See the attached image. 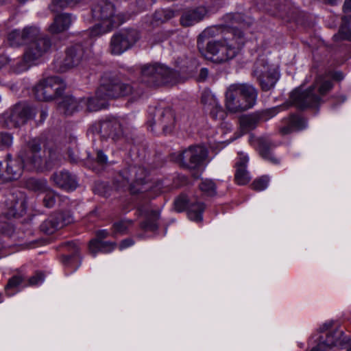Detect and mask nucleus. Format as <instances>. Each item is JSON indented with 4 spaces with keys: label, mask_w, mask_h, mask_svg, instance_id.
I'll return each mask as SVG.
<instances>
[{
    "label": "nucleus",
    "mask_w": 351,
    "mask_h": 351,
    "mask_svg": "<svg viewBox=\"0 0 351 351\" xmlns=\"http://www.w3.org/2000/svg\"><path fill=\"white\" fill-rule=\"evenodd\" d=\"M317 344L311 351H351V342L347 341L343 332L334 328L326 333V337H312Z\"/></svg>",
    "instance_id": "obj_8"
},
{
    "label": "nucleus",
    "mask_w": 351,
    "mask_h": 351,
    "mask_svg": "<svg viewBox=\"0 0 351 351\" xmlns=\"http://www.w3.org/2000/svg\"><path fill=\"white\" fill-rule=\"evenodd\" d=\"M40 36V29L34 26L25 27L23 30L14 29L8 35V41L12 47L27 44Z\"/></svg>",
    "instance_id": "obj_18"
},
{
    "label": "nucleus",
    "mask_w": 351,
    "mask_h": 351,
    "mask_svg": "<svg viewBox=\"0 0 351 351\" xmlns=\"http://www.w3.org/2000/svg\"><path fill=\"white\" fill-rule=\"evenodd\" d=\"M76 259L75 256H64L62 257V261L65 265H69L71 261Z\"/></svg>",
    "instance_id": "obj_53"
},
{
    "label": "nucleus",
    "mask_w": 351,
    "mask_h": 351,
    "mask_svg": "<svg viewBox=\"0 0 351 351\" xmlns=\"http://www.w3.org/2000/svg\"><path fill=\"white\" fill-rule=\"evenodd\" d=\"M306 127V120L300 117L292 115L290 117L288 125L282 127L280 132L283 134L291 132L293 130H300Z\"/></svg>",
    "instance_id": "obj_33"
},
{
    "label": "nucleus",
    "mask_w": 351,
    "mask_h": 351,
    "mask_svg": "<svg viewBox=\"0 0 351 351\" xmlns=\"http://www.w3.org/2000/svg\"><path fill=\"white\" fill-rule=\"evenodd\" d=\"M44 280V276L42 273H36L28 280L27 285H38L41 284Z\"/></svg>",
    "instance_id": "obj_44"
},
{
    "label": "nucleus",
    "mask_w": 351,
    "mask_h": 351,
    "mask_svg": "<svg viewBox=\"0 0 351 351\" xmlns=\"http://www.w3.org/2000/svg\"><path fill=\"white\" fill-rule=\"evenodd\" d=\"M253 75L259 82L261 88L267 91L272 88L278 79L276 67L269 64L264 58H259L254 64Z\"/></svg>",
    "instance_id": "obj_12"
},
{
    "label": "nucleus",
    "mask_w": 351,
    "mask_h": 351,
    "mask_svg": "<svg viewBox=\"0 0 351 351\" xmlns=\"http://www.w3.org/2000/svg\"><path fill=\"white\" fill-rule=\"evenodd\" d=\"M138 210L145 218L144 221L141 223V228L145 230H156L158 228L160 212L154 210L149 204L141 206Z\"/></svg>",
    "instance_id": "obj_25"
},
{
    "label": "nucleus",
    "mask_w": 351,
    "mask_h": 351,
    "mask_svg": "<svg viewBox=\"0 0 351 351\" xmlns=\"http://www.w3.org/2000/svg\"><path fill=\"white\" fill-rule=\"evenodd\" d=\"M343 10L345 13L351 12V0H346L343 5Z\"/></svg>",
    "instance_id": "obj_51"
},
{
    "label": "nucleus",
    "mask_w": 351,
    "mask_h": 351,
    "mask_svg": "<svg viewBox=\"0 0 351 351\" xmlns=\"http://www.w3.org/2000/svg\"><path fill=\"white\" fill-rule=\"evenodd\" d=\"M201 191L207 196H213L216 194V186L211 180H203L199 185Z\"/></svg>",
    "instance_id": "obj_37"
},
{
    "label": "nucleus",
    "mask_w": 351,
    "mask_h": 351,
    "mask_svg": "<svg viewBox=\"0 0 351 351\" xmlns=\"http://www.w3.org/2000/svg\"><path fill=\"white\" fill-rule=\"evenodd\" d=\"M202 103L206 111L209 112L210 116L215 120H223L226 117V112L219 104L216 96L210 91L205 90L202 93Z\"/></svg>",
    "instance_id": "obj_22"
},
{
    "label": "nucleus",
    "mask_w": 351,
    "mask_h": 351,
    "mask_svg": "<svg viewBox=\"0 0 351 351\" xmlns=\"http://www.w3.org/2000/svg\"><path fill=\"white\" fill-rule=\"evenodd\" d=\"M274 5L277 10L275 14L283 17L284 14L289 13L290 5L287 0H280L279 2H275Z\"/></svg>",
    "instance_id": "obj_41"
},
{
    "label": "nucleus",
    "mask_w": 351,
    "mask_h": 351,
    "mask_svg": "<svg viewBox=\"0 0 351 351\" xmlns=\"http://www.w3.org/2000/svg\"><path fill=\"white\" fill-rule=\"evenodd\" d=\"M13 143V136L8 132H0V149L10 147Z\"/></svg>",
    "instance_id": "obj_43"
},
{
    "label": "nucleus",
    "mask_w": 351,
    "mask_h": 351,
    "mask_svg": "<svg viewBox=\"0 0 351 351\" xmlns=\"http://www.w3.org/2000/svg\"><path fill=\"white\" fill-rule=\"evenodd\" d=\"M5 169L3 168L2 163L0 162V184L5 182Z\"/></svg>",
    "instance_id": "obj_50"
},
{
    "label": "nucleus",
    "mask_w": 351,
    "mask_h": 351,
    "mask_svg": "<svg viewBox=\"0 0 351 351\" xmlns=\"http://www.w3.org/2000/svg\"><path fill=\"white\" fill-rule=\"evenodd\" d=\"M27 286L25 278L22 274H16L10 278L5 287V290L8 295H12L17 292L21 287Z\"/></svg>",
    "instance_id": "obj_34"
},
{
    "label": "nucleus",
    "mask_w": 351,
    "mask_h": 351,
    "mask_svg": "<svg viewBox=\"0 0 351 351\" xmlns=\"http://www.w3.org/2000/svg\"><path fill=\"white\" fill-rule=\"evenodd\" d=\"M238 160L236 162L235 180L238 184L244 185L249 182L250 177L246 170L248 156L243 152L238 154Z\"/></svg>",
    "instance_id": "obj_27"
},
{
    "label": "nucleus",
    "mask_w": 351,
    "mask_h": 351,
    "mask_svg": "<svg viewBox=\"0 0 351 351\" xmlns=\"http://www.w3.org/2000/svg\"><path fill=\"white\" fill-rule=\"evenodd\" d=\"M8 212L5 215L9 217H19L26 210L27 202L25 196L22 193L14 195L12 194L6 201Z\"/></svg>",
    "instance_id": "obj_24"
},
{
    "label": "nucleus",
    "mask_w": 351,
    "mask_h": 351,
    "mask_svg": "<svg viewBox=\"0 0 351 351\" xmlns=\"http://www.w3.org/2000/svg\"><path fill=\"white\" fill-rule=\"evenodd\" d=\"M269 182V178L267 176H263L255 179L252 183V188L257 191H261L267 188Z\"/></svg>",
    "instance_id": "obj_38"
},
{
    "label": "nucleus",
    "mask_w": 351,
    "mask_h": 351,
    "mask_svg": "<svg viewBox=\"0 0 351 351\" xmlns=\"http://www.w3.org/2000/svg\"><path fill=\"white\" fill-rule=\"evenodd\" d=\"M81 99L77 100L71 96H65L58 104L59 110L65 114H72L75 111L82 109Z\"/></svg>",
    "instance_id": "obj_30"
},
{
    "label": "nucleus",
    "mask_w": 351,
    "mask_h": 351,
    "mask_svg": "<svg viewBox=\"0 0 351 351\" xmlns=\"http://www.w3.org/2000/svg\"><path fill=\"white\" fill-rule=\"evenodd\" d=\"M208 75V69L206 68H203L200 71L199 78L202 80H204L207 77Z\"/></svg>",
    "instance_id": "obj_54"
},
{
    "label": "nucleus",
    "mask_w": 351,
    "mask_h": 351,
    "mask_svg": "<svg viewBox=\"0 0 351 351\" xmlns=\"http://www.w3.org/2000/svg\"><path fill=\"white\" fill-rule=\"evenodd\" d=\"M41 146L36 139L29 141L20 151L18 160L9 159L5 168V182L19 179L23 168L27 171H43L51 169L58 159L56 152L50 151L49 158L45 159L40 153Z\"/></svg>",
    "instance_id": "obj_1"
},
{
    "label": "nucleus",
    "mask_w": 351,
    "mask_h": 351,
    "mask_svg": "<svg viewBox=\"0 0 351 351\" xmlns=\"http://www.w3.org/2000/svg\"><path fill=\"white\" fill-rule=\"evenodd\" d=\"M261 121V114L260 113H253L242 116L240 118V128L243 133H246L256 128L259 121Z\"/></svg>",
    "instance_id": "obj_31"
},
{
    "label": "nucleus",
    "mask_w": 351,
    "mask_h": 351,
    "mask_svg": "<svg viewBox=\"0 0 351 351\" xmlns=\"http://www.w3.org/2000/svg\"><path fill=\"white\" fill-rule=\"evenodd\" d=\"M134 244V241L132 239H125L123 240L119 244V249L121 250L132 246Z\"/></svg>",
    "instance_id": "obj_48"
},
{
    "label": "nucleus",
    "mask_w": 351,
    "mask_h": 351,
    "mask_svg": "<svg viewBox=\"0 0 351 351\" xmlns=\"http://www.w3.org/2000/svg\"><path fill=\"white\" fill-rule=\"evenodd\" d=\"M206 14L204 8H198L195 10L184 12L180 19L183 26H191L202 20Z\"/></svg>",
    "instance_id": "obj_29"
},
{
    "label": "nucleus",
    "mask_w": 351,
    "mask_h": 351,
    "mask_svg": "<svg viewBox=\"0 0 351 351\" xmlns=\"http://www.w3.org/2000/svg\"><path fill=\"white\" fill-rule=\"evenodd\" d=\"M347 341L351 342V340L348 339V338H347Z\"/></svg>",
    "instance_id": "obj_60"
},
{
    "label": "nucleus",
    "mask_w": 351,
    "mask_h": 351,
    "mask_svg": "<svg viewBox=\"0 0 351 351\" xmlns=\"http://www.w3.org/2000/svg\"><path fill=\"white\" fill-rule=\"evenodd\" d=\"M261 114V120H267L277 114V110L275 108L269 109L259 112Z\"/></svg>",
    "instance_id": "obj_46"
},
{
    "label": "nucleus",
    "mask_w": 351,
    "mask_h": 351,
    "mask_svg": "<svg viewBox=\"0 0 351 351\" xmlns=\"http://www.w3.org/2000/svg\"><path fill=\"white\" fill-rule=\"evenodd\" d=\"M141 91L134 90V87L124 82L121 77L117 75L104 74L101 79V84L98 88L95 97L88 99H81L80 104L90 112L97 111L106 107V99L124 97L133 94L134 97H139Z\"/></svg>",
    "instance_id": "obj_2"
},
{
    "label": "nucleus",
    "mask_w": 351,
    "mask_h": 351,
    "mask_svg": "<svg viewBox=\"0 0 351 351\" xmlns=\"http://www.w3.org/2000/svg\"><path fill=\"white\" fill-rule=\"evenodd\" d=\"M4 1H5V0H0V2H1V3L4 2Z\"/></svg>",
    "instance_id": "obj_59"
},
{
    "label": "nucleus",
    "mask_w": 351,
    "mask_h": 351,
    "mask_svg": "<svg viewBox=\"0 0 351 351\" xmlns=\"http://www.w3.org/2000/svg\"><path fill=\"white\" fill-rule=\"evenodd\" d=\"M131 225L132 221L130 220H121L115 222L112 226L113 232L114 234H124Z\"/></svg>",
    "instance_id": "obj_40"
},
{
    "label": "nucleus",
    "mask_w": 351,
    "mask_h": 351,
    "mask_svg": "<svg viewBox=\"0 0 351 351\" xmlns=\"http://www.w3.org/2000/svg\"><path fill=\"white\" fill-rule=\"evenodd\" d=\"M108 236L109 232L107 230H100L96 232V238L90 241L88 249L93 256L99 252L109 253L114 250L116 243L103 241V239Z\"/></svg>",
    "instance_id": "obj_21"
},
{
    "label": "nucleus",
    "mask_w": 351,
    "mask_h": 351,
    "mask_svg": "<svg viewBox=\"0 0 351 351\" xmlns=\"http://www.w3.org/2000/svg\"><path fill=\"white\" fill-rule=\"evenodd\" d=\"M36 113L34 108L19 104L4 114L5 121L8 127L16 128L34 118Z\"/></svg>",
    "instance_id": "obj_14"
},
{
    "label": "nucleus",
    "mask_w": 351,
    "mask_h": 351,
    "mask_svg": "<svg viewBox=\"0 0 351 351\" xmlns=\"http://www.w3.org/2000/svg\"><path fill=\"white\" fill-rule=\"evenodd\" d=\"M51 180L57 186L66 191H73L77 187L75 178L68 171L56 172L52 175Z\"/></svg>",
    "instance_id": "obj_28"
},
{
    "label": "nucleus",
    "mask_w": 351,
    "mask_h": 351,
    "mask_svg": "<svg viewBox=\"0 0 351 351\" xmlns=\"http://www.w3.org/2000/svg\"><path fill=\"white\" fill-rule=\"evenodd\" d=\"M97 161L99 165H105L108 162V157L101 150H98L97 153Z\"/></svg>",
    "instance_id": "obj_47"
},
{
    "label": "nucleus",
    "mask_w": 351,
    "mask_h": 351,
    "mask_svg": "<svg viewBox=\"0 0 351 351\" xmlns=\"http://www.w3.org/2000/svg\"><path fill=\"white\" fill-rule=\"evenodd\" d=\"M243 34L238 31L232 38L226 37L207 43L206 50L213 62L223 63L234 58L239 53L243 42Z\"/></svg>",
    "instance_id": "obj_6"
},
{
    "label": "nucleus",
    "mask_w": 351,
    "mask_h": 351,
    "mask_svg": "<svg viewBox=\"0 0 351 351\" xmlns=\"http://www.w3.org/2000/svg\"><path fill=\"white\" fill-rule=\"evenodd\" d=\"M147 171L142 167L131 166L123 170L121 176L124 182L123 184L130 186L131 193H137L145 191L148 188L145 187L147 184Z\"/></svg>",
    "instance_id": "obj_13"
},
{
    "label": "nucleus",
    "mask_w": 351,
    "mask_h": 351,
    "mask_svg": "<svg viewBox=\"0 0 351 351\" xmlns=\"http://www.w3.org/2000/svg\"><path fill=\"white\" fill-rule=\"evenodd\" d=\"M333 98L337 99V102L338 104H341V103H343L346 100V96L343 95H334L333 96Z\"/></svg>",
    "instance_id": "obj_55"
},
{
    "label": "nucleus",
    "mask_w": 351,
    "mask_h": 351,
    "mask_svg": "<svg viewBox=\"0 0 351 351\" xmlns=\"http://www.w3.org/2000/svg\"><path fill=\"white\" fill-rule=\"evenodd\" d=\"M47 115H48L47 110L45 109H41L40 110V119L38 121L39 123H43L45 121V120L46 119Z\"/></svg>",
    "instance_id": "obj_52"
},
{
    "label": "nucleus",
    "mask_w": 351,
    "mask_h": 351,
    "mask_svg": "<svg viewBox=\"0 0 351 351\" xmlns=\"http://www.w3.org/2000/svg\"><path fill=\"white\" fill-rule=\"evenodd\" d=\"M66 85L57 76H51L40 80L34 87L36 98L40 101H51L62 95Z\"/></svg>",
    "instance_id": "obj_10"
},
{
    "label": "nucleus",
    "mask_w": 351,
    "mask_h": 351,
    "mask_svg": "<svg viewBox=\"0 0 351 351\" xmlns=\"http://www.w3.org/2000/svg\"><path fill=\"white\" fill-rule=\"evenodd\" d=\"M332 78L335 80L340 81L343 80V75L341 72H336L333 74Z\"/></svg>",
    "instance_id": "obj_56"
},
{
    "label": "nucleus",
    "mask_w": 351,
    "mask_h": 351,
    "mask_svg": "<svg viewBox=\"0 0 351 351\" xmlns=\"http://www.w3.org/2000/svg\"><path fill=\"white\" fill-rule=\"evenodd\" d=\"M3 301V297L2 293L0 292V303H1Z\"/></svg>",
    "instance_id": "obj_58"
},
{
    "label": "nucleus",
    "mask_w": 351,
    "mask_h": 351,
    "mask_svg": "<svg viewBox=\"0 0 351 351\" xmlns=\"http://www.w3.org/2000/svg\"><path fill=\"white\" fill-rule=\"evenodd\" d=\"M333 38L336 41L341 40H351V29L346 23L342 25L339 32L334 35Z\"/></svg>",
    "instance_id": "obj_39"
},
{
    "label": "nucleus",
    "mask_w": 351,
    "mask_h": 351,
    "mask_svg": "<svg viewBox=\"0 0 351 351\" xmlns=\"http://www.w3.org/2000/svg\"><path fill=\"white\" fill-rule=\"evenodd\" d=\"M100 132L103 137L116 140L123 136V129L120 120L108 118L100 122Z\"/></svg>",
    "instance_id": "obj_23"
},
{
    "label": "nucleus",
    "mask_w": 351,
    "mask_h": 351,
    "mask_svg": "<svg viewBox=\"0 0 351 351\" xmlns=\"http://www.w3.org/2000/svg\"><path fill=\"white\" fill-rule=\"evenodd\" d=\"M332 88L333 83L327 75H318L309 88L293 90L290 95V101L299 109L316 108L324 101L322 97Z\"/></svg>",
    "instance_id": "obj_3"
},
{
    "label": "nucleus",
    "mask_w": 351,
    "mask_h": 351,
    "mask_svg": "<svg viewBox=\"0 0 351 351\" xmlns=\"http://www.w3.org/2000/svg\"><path fill=\"white\" fill-rule=\"evenodd\" d=\"M75 18L67 13H62L54 17L53 23L49 26L48 31L52 34L62 33L67 30Z\"/></svg>",
    "instance_id": "obj_26"
},
{
    "label": "nucleus",
    "mask_w": 351,
    "mask_h": 351,
    "mask_svg": "<svg viewBox=\"0 0 351 351\" xmlns=\"http://www.w3.org/2000/svg\"><path fill=\"white\" fill-rule=\"evenodd\" d=\"M73 220L69 213H55L49 217L40 225V230L47 234H52Z\"/></svg>",
    "instance_id": "obj_19"
},
{
    "label": "nucleus",
    "mask_w": 351,
    "mask_h": 351,
    "mask_svg": "<svg viewBox=\"0 0 351 351\" xmlns=\"http://www.w3.org/2000/svg\"><path fill=\"white\" fill-rule=\"evenodd\" d=\"M92 14L99 23L89 29L88 34L91 37L106 34L125 20L123 14L117 12L114 4L106 1H101L95 5L92 9Z\"/></svg>",
    "instance_id": "obj_5"
},
{
    "label": "nucleus",
    "mask_w": 351,
    "mask_h": 351,
    "mask_svg": "<svg viewBox=\"0 0 351 351\" xmlns=\"http://www.w3.org/2000/svg\"><path fill=\"white\" fill-rule=\"evenodd\" d=\"M139 38L140 34L136 29H121L112 36L109 46L110 52L112 55H121L132 47Z\"/></svg>",
    "instance_id": "obj_11"
},
{
    "label": "nucleus",
    "mask_w": 351,
    "mask_h": 351,
    "mask_svg": "<svg viewBox=\"0 0 351 351\" xmlns=\"http://www.w3.org/2000/svg\"><path fill=\"white\" fill-rule=\"evenodd\" d=\"M334 324L333 321H329L326 323H324L320 328H319V332H323L324 331H326L327 330L332 328V326Z\"/></svg>",
    "instance_id": "obj_49"
},
{
    "label": "nucleus",
    "mask_w": 351,
    "mask_h": 351,
    "mask_svg": "<svg viewBox=\"0 0 351 351\" xmlns=\"http://www.w3.org/2000/svg\"><path fill=\"white\" fill-rule=\"evenodd\" d=\"M257 91L248 84H230L225 93V106L231 113L241 112L252 108L256 102Z\"/></svg>",
    "instance_id": "obj_4"
},
{
    "label": "nucleus",
    "mask_w": 351,
    "mask_h": 351,
    "mask_svg": "<svg viewBox=\"0 0 351 351\" xmlns=\"http://www.w3.org/2000/svg\"><path fill=\"white\" fill-rule=\"evenodd\" d=\"M176 73L163 65L145 64L141 68L140 82L147 86H158L171 82Z\"/></svg>",
    "instance_id": "obj_9"
},
{
    "label": "nucleus",
    "mask_w": 351,
    "mask_h": 351,
    "mask_svg": "<svg viewBox=\"0 0 351 351\" xmlns=\"http://www.w3.org/2000/svg\"><path fill=\"white\" fill-rule=\"evenodd\" d=\"M82 0H53L50 5V9L53 12H57L59 9L72 7Z\"/></svg>",
    "instance_id": "obj_36"
},
{
    "label": "nucleus",
    "mask_w": 351,
    "mask_h": 351,
    "mask_svg": "<svg viewBox=\"0 0 351 351\" xmlns=\"http://www.w3.org/2000/svg\"><path fill=\"white\" fill-rule=\"evenodd\" d=\"M45 195L43 198V204L47 208H51L54 206L56 203V194L53 191L47 188V191H45Z\"/></svg>",
    "instance_id": "obj_42"
},
{
    "label": "nucleus",
    "mask_w": 351,
    "mask_h": 351,
    "mask_svg": "<svg viewBox=\"0 0 351 351\" xmlns=\"http://www.w3.org/2000/svg\"><path fill=\"white\" fill-rule=\"evenodd\" d=\"M16 63H17V61L12 60L6 56H0V69H2L5 65L9 64L10 65L11 68L12 69V70L14 71V65H16Z\"/></svg>",
    "instance_id": "obj_45"
},
{
    "label": "nucleus",
    "mask_w": 351,
    "mask_h": 351,
    "mask_svg": "<svg viewBox=\"0 0 351 351\" xmlns=\"http://www.w3.org/2000/svg\"><path fill=\"white\" fill-rule=\"evenodd\" d=\"M174 208L177 212H182L187 208V215L190 220L199 222L203 219L202 214L205 205L200 202L189 200L184 195H180L174 201Z\"/></svg>",
    "instance_id": "obj_16"
},
{
    "label": "nucleus",
    "mask_w": 351,
    "mask_h": 351,
    "mask_svg": "<svg viewBox=\"0 0 351 351\" xmlns=\"http://www.w3.org/2000/svg\"><path fill=\"white\" fill-rule=\"evenodd\" d=\"M207 150L204 146H190L180 155L182 165L189 169H195L202 165L207 157Z\"/></svg>",
    "instance_id": "obj_17"
},
{
    "label": "nucleus",
    "mask_w": 351,
    "mask_h": 351,
    "mask_svg": "<svg viewBox=\"0 0 351 351\" xmlns=\"http://www.w3.org/2000/svg\"><path fill=\"white\" fill-rule=\"evenodd\" d=\"M25 186L28 189L39 193L45 192L48 188L45 180H39L34 178L27 179L25 181Z\"/></svg>",
    "instance_id": "obj_35"
},
{
    "label": "nucleus",
    "mask_w": 351,
    "mask_h": 351,
    "mask_svg": "<svg viewBox=\"0 0 351 351\" xmlns=\"http://www.w3.org/2000/svg\"><path fill=\"white\" fill-rule=\"evenodd\" d=\"M256 149L261 156L274 164L278 163V160L273 156L270 150V143L264 138H259L256 140Z\"/></svg>",
    "instance_id": "obj_32"
},
{
    "label": "nucleus",
    "mask_w": 351,
    "mask_h": 351,
    "mask_svg": "<svg viewBox=\"0 0 351 351\" xmlns=\"http://www.w3.org/2000/svg\"><path fill=\"white\" fill-rule=\"evenodd\" d=\"M85 51L81 45H75L69 47L65 56L62 59H56L54 61V67L56 71L64 73L78 66L85 58Z\"/></svg>",
    "instance_id": "obj_15"
},
{
    "label": "nucleus",
    "mask_w": 351,
    "mask_h": 351,
    "mask_svg": "<svg viewBox=\"0 0 351 351\" xmlns=\"http://www.w3.org/2000/svg\"><path fill=\"white\" fill-rule=\"evenodd\" d=\"M154 124L160 128L165 134L171 133L176 125L173 111L170 108H158L155 111Z\"/></svg>",
    "instance_id": "obj_20"
},
{
    "label": "nucleus",
    "mask_w": 351,
    "mask_h": 351,
    "mask_svg": "<svg viewBox=\"0 0 351 351\" xmlns=\"http://www.w3.org/2000/svg\"><path fill=\"white\" fill-rule=\"evenodd\" d=\"M51 45L49 39L39 38V36L36 39L30 40L25 48L23 58L17 60L16 64L14 65V72L19 73L27 71L49 50Z\"/></svg>",
    "instance_id": "obj_7"
},
{
    "label": "nucleus",
    "mask_w": 351,
    "mask_h": 351,
    "mask_svg": "<svg viewBox=\"0 0 351 351\" xmlns=\"http://www.w3.org/2000/svg\"><path fill=\"white\" fill-rule=\"evenodd\" d=\"M328 1L330 4H335L336 3L337 0H328Z\"/></svg>",
    "instance_id": "obj_57"
}]
</instances>
